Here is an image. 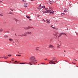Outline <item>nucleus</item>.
Listing matches in <instances>:
<instances>
[{
    "mask_svg": "<svg viewBox=\"0 0 78 78\" xmlns=\"http://www.w3.org/2000/svg\"><path fill=\"white\" fill-rule=\"evenodd\" d=\"M30 60L31 63H34V62H35L36 61V59L35 58V57L34 56H31L30 58Z\"/></svg>",
    "mask_w": 78,
    "mask_h": 78,
    "instance_id": "nucleus-1",
    "label": "nucleus"
},
{
    "mask_svg": "<svg viewBox=\"0 0 78 78\" xmlns=\"http://www.w3.org/2000/svg\"><path fill=\"white\" fill-rule=\"evenodd\" d=\"M40 47H37L36 48L35 50H36L37 51H38V52H41V50H39V48Z\"/></svg>",
    "mask_w": 78,
    "mask_h": 78,
    "instance_id": "nucleus-2",
    "label": "nucleus"
},
{
    "mask_svg": "<svg viewBox=\"0 0 78 78\" xmlns=\"http://www.w3.org/2000/svg\"><path fill=\"white\" fill-rule=\"evenodd\" d=\"M49 48H54V46L51 44H50L49 46Z\"/></svg>",
    "mask_w": 78,
    "mask_h": 78,
    "instance_id": "nucleus-3",
    "label": "nucleus"
},
{
    "mask_svg": "<svg viewBox=\"0 0 78 78\" xmlns=\"http://www.w3.org/2000/svg\"><path fill=\"white\" fill-rule=\"evenodd\" d=\"M51 11H53V10L51 9V10H46V11H45L46 13H48V12H51Z\"/></svg>",
    "mask_w": 78,
    "mask_h": 78,
    "instance_id": "nucleus-4",
    "label": "nucleus"
},
{
    "mask_svg": "<svg viewBox=\"0 0 78 78\" xmlns=\"http://www.w3.org/2000/svg\"><path fill=\"white\" fill-rule=\"evenodd\" d=\"M9 41L10 42H13V39L10 38L9 39Z\"/></svg>",
    "mask_w": 78,
    "mask_h": 78,
    "instance_id": "nucleus-5",
    "label": "nucleus"
},
{
    "mask_svg": "<svg viewBox=\"0 0 78 78\" xmlns=\"http://www.w3.org/2000/svg\"><path fill=\"white\" fill-rule=\"evenodd\" d=\"M46 20L48 23V24H50V20Z\"/></svg>",
    "mask_w": 78,
    "mask_h": 78,
    "instance_id": "nucleus-6",
    "label": "nucleus"
},
{
    "mask_svg": "<svg viewBox=\"0 0 78 78\" xmlns=\"http://www.w3.org/2000/svg\"><path fill=\"white\" fill-rule=\"evenodd\" d=\"M27 6H28V4H27L26 3H25L24 4V7H27Z\"/></svg>",
    "mask_w": 78,
    "mask_h": 78,
    "instance_id": "nucleus-7",
    "label": "nucleus"
},
{
    "mask_svg": "<svg viewBox=\"0 0 78 78\" xmlns=\"http://www.w3.org/2000/svg\"><path fill=\"white\" fill-rule=\"evenodd\" d=\"M58 34V33H56L55 34H53V35L57 37V36H56V34Z\"/></svg>",
    "mask_w": 78,
    "mask_h": 78,
    "instance_id": "nucleus-8",
    "label": "nucleus"
},
{
    "mask_svg": "<svg viewBox=\"0 0 78 78\" xmlns=\"http://www.w3.org/2000/svg\"><path fill=\"white\" fill-rule=\"evenodd\" d=\"M52 28H53V29H55V30H58V28L57 27H52Z\"/></svg>",
    "mask_w": 78,
    "mask_h": 78,
    "instance_id": "nucleus-9",
    "label": "nucleus"
},
{
    "mask_svg": "<svg viewBox=\"0 0 78 78\" xmlns=\"http://www.w3.org/2000/svg\"><path fill=\"white\" fill-rule=\"evenodd\" d=\"M62 33H60V34H59V36L58 37H59L61 36V35H62Z\"/></svg>",
    "mask_w": 78,
    "mask_h": 78,
    "instance_id": "nucleus-10",
    "label": "nucleus"
},
{
    "mask_svg": "<svg viewBox=\"0 0 78 78\" xmlns=\"http://www.w3.org/2000/svg\"><path fill=\"white\" fill-rule=\"evenodd\" d=\"M27 34H31V32H27Z\"/></svg>",
    "mask_w": 78,
    "mask_h": 78,
    "instance_id": "nucleus-11",
    "label": "nucleus"
},
{
    "mask_svg": "<svg viewBox=\"0 0 78 78\" xmlns=\"http://www.w3.org/2000/svg\"><path fill=\"white\" fill-rule=\"evenodd\" d=\"M3 31V29L2 28L0 29V32H2Z\"/></svg>",
    "mask_w": 78,
    "mask_h": 78,
    "instance_id": "nucleus-12",
    "label": "nucleus"
},
{
    "mask_svg": "<svg viewBox=\"0 0 78 78\" xmlns=\"http://www.w3.org/2000/svg\"><path fill=\"white\" fill-rule=\"evenodd\" d=\"M2 58H4V59H7V58H8V57H2Z\"/></svg>",
    "mask_w": 78,
    "mask_h": 78,
    "instance_id": "nucleus-13",
    "label": "nucleus"
},
{
    "mask_svg": "<svg viewBox=\"0 0 78 78\" xmlns=\"http://www.w3.org/2000/svg\"><path fill=\"white\" fill-rule=\"evenodd\" d=\"M52 61V62H51L52 63H53V64H55V63H54V62H56V61H53L52 60L51 61Z\"/></svg>",
    "mask_w": 78,
    "mask_h": 78,
    "instance_id": "nucleus-14",
    "label": "nucleus"
},
{
    "mask_svg": "<svg viewBox=\"0 0 78 78\" xmlns=\"http://www.w3.org/2000/svg\"><path fill=\"white\" fill-rule=\"evenodd\" d=\"M63 11L64 12H67L68 11L67 10V9H66V10H64Z\"/></svg>",
    "mask_w": 78,
    "mask_h": 78,
    "instance_id": "nucleus-15",
    "label": "nucleus"
},
{
    "mask_svg": "<svg viewBox=\"0 0 78 78\" xmlns=\"http://www.w3.org/2000/svg\"><path fill=\"white\" fill-rule=\"evenodd\" d=\"M26 17H27V18L28 19H30V17L29 16H26Z\"/></svg>",
    "mask_w": 78,
    "mask_h": 78,
    "instance_id": "nucleus-16",
    "label": "nucleus"
},
{
    "mask_svg": "<svg viewBox=\"0 0 78 78\" xmlns=\"http://www.w3.org/2000/svg\"><path fill=\"white\" fill-rule=\"evenodd\" d=\"M61 15L62 16H63V15H65V13H61Z\"/></svg>",
    "mask_w": 78,
    "mask_h": 78,
    "instance_id": "nucleus-17",
    "label": "nucleus"
},
{
    "mask_svg": "<svg viewBox=\"0 0 78 78\" xmlns=\"http://www.w3.org/2000/svg\"><path fill=\"white\" fill-rule=\"evenodd\" d=\"M3 13H2L1 14H0V16H3Z\"/></svg>",
    "mask_w": 78,
    "mask_h": 78,
    "instance_id": "nucleus-18",
    "label": "nucleus"
},
{
    "mask_svg": "<svg viewBox=\"0 0 78 78\" xmlns=\"http://www.w3.org/2000/svg\"><path fill=\"white\" fill-rule=\"evenodd\" d=\"M37 9H41V8H40L39 7H38L37 8Z\"/></svg>",
    "mask_w": 78,
    "mask_h": 78,
    "instance_id": "nucleus-19",
    "label": "nucleus"
},
{
    "mask_svg": "<svg viewBox=\"0 0 78 78\" xmlns=\"http://www.w3.org/2000/svg\"><path fill=\"white\" fill-rule=\"evenodd\" d=\"M58 48H61V47L59 46H57V49H58Z\"/></svg>",
    "mask_w": 78,
    "mask_h": 78,
    "instance_id": "nucleus-20",
    "label": "nucleus"
},
{
    "mask_svg": "<svg viewBox=\"0 0 78 78\" xmlns=\"http://www.w3.org/2000/svg\"><path fill=\"white\" fill-rule=\"evenodd\" d=\"M16 56H21V55H16Z\"/></svg>",
    "mask_w": 78,
    "mask_h": 78,
    "instance_id": "nucleus-21",
    "label": "nucleus"
},
{
    "mask_svg": "<svg viewBox=\"0 0 78 78\" xmlns=\"http://www.w3.org/2000/svg\"><path fill=\"white\" fill-rule=\"evenodd\" d=\"M42 22H45V21L44 19L42 20Z\"/></svg>",
    "mask_w": 78,
    "mask_h": 78,
    "instance_id": "nucleus-22",
    "label": "nucleus"
},
{
    "mask_svg": "<svg viewBox=\"0 0 78 78\" xmlns=\"http://www.w3.org/2000/svg\"><path fill=\"white\" fill-rule=\"evenodd\" d=\"M41 8H45V6L43 5V6H42Z\"/></svg>",
    "mask_w": 78,
    "mask_h": 78,
    "instance_id": "nucleus-23",
    "label": "nucleus"
},
{
    "mask_svg": "<svg viewBox=\"0 0 78 78\" xmlns=\"http://www.w3.org/2000/svg\"><path fill=\"white\" fill-rule=\"evenodd\" d=\"M23 36H27V34H23Z\"/></svg>",
    "mask_w": 78,
    "mask_h": 78,
    "instance_id": "nucleus-24",
    "label": "nucleus"
},
{
    "mask_svg": "<svg viewBox=\"0 0 78 78\" xmlns=\"http://www.w3.org/2000/svg\"><path fill=\"white\" fill-rule=\"evenodd\" d=\"M4 37H5V38H7V37H8V36H6V35Z\"/></svg>",
    "mask_w": 78,
    "mask_h": 78,
    "instance_id": "nucleus-25",
    "label": "nucleus"
},
{
    "mask_svg": "<svg viewBox=\"0 0 78 78\" xmlns=\"http://www.w3.org/2000/svg\"><path fill=\"white\" fill-rule=\"evenodd\" d=\"M51 27H52V28H53V27H53V25H51Z\"/></svg>",
    "mask_w": 78,
    "mask_h": 78,
    "instance_id": "nucleus-26",
    "label": "nucleus"
},
{
    "mask_svg": "<svg viewBox=\"0 0 78 78\" xmlns=\"http://www.w3.org/2000/svg\"><path fill=\"white\" fill-rule=\"evenodd\" d=\"M77 61V60H76V59H74L73 61H74V62L76 61Z\"/></svg>",
    "mask_w": 78,
    "mask_h": 78,
    "instance_id": "nucleus-27",
    "label": "nucleus"
},
{
    "mask_svg": "<svg viewBox=\"0 0 78 78\" xmlns=\"http://www.w3.org/2000/svg\"><path fill=\"white\" fill-rule=\"evenodd\" d=\"M20 64H25V63H20Z\"/></svg>",
    "mask_w": 78,
    "mask_h": 78,
    "instance_id": "nucleus-28",
    "label": "nucleus"
},
{
    "mask_svg": "<svg viewBox=\"0 0 78 78\" xmlns=\"http://www.w3.org/2000/svg\"><path fill=\"white\" fill-rule=\"evenodd\" d=\"M31 63V62H29V63L28 64H30V65H33V64H31V63Z\"/></svg>",
    "mask_w": 78,
    "mask_h": 78,
    "instance_id": "nucleus-29",
    "label": "nucleus"
},
{
    "mask_svg": "<svg viewBox=\"0 0 78 78\" xmlns=\"http://www.w3.org/2000/svg\"><path fill=\"white\" fill-rule=\"evenodd\" d=\"M10 9L11 10V11H14V10L12 9Z\"/></svg>",
    "mask_w": 78,
    "mask_h": 78,
    "instance_id": "nucleus-30",
    "label": "nucleus"
},
{
    "mask_svg": "<svg viewBox=\"0 0 78 78\" xmlns=\"http://www.w3.org/2000/svg\"><path fill=\"white\" fill-rule=\"evenodd\" d=\"M50 13H51L52 14H54L55 13V12H50Z\"/></svg>",
    "mask_w": 78,
    "mask_h": 78,
    "instance_id": "nucleus-31",
    "label": "nucleus"
},
{
    "mask_svg": "<svg viewBox=\"0 0 78 78\" xmlns=\"http://www.w3.org/2000/svg\"><path fill=\"white\" fill-rule=\"evenodd\" d=\"M15 20L16 21V22H17V21H18V20L16 19H15Z\"/></svg>",
    "mask_w": 78,
    "mask_h": 78,
    "instance_id": "nucleus-32",
    "label": "nucleus"
},
{
    "mask_svg": "<svg viewBox=\"0 0 78 78\" xmlns=\"http://www.w3.org/2000/svg\"><path fill=\"white\" fill-rule=\"evenodd\" d=\"M43 13H46V12H45L44 11H43Z\"/></svg>",
    "mask_w": 78,
    "mask_h": 78,
    "instance_id": "nucleus-33",
    "label": "nucleus"
},
{
    "mask_svg": "<svg viewBox=\"0 0 78 78\" xmlns=\"http://www.w3.org/2000/svg\"><path fill=\"white\" fill-rule=\"evenodd\" d=\"M57 45L58 46V45H59V46H61V44H57Z\"/></svg>",
    "mask_w": 78,
    "mask_h": 78,
    "instance_id": "nucleus-34",
    "label": "nucleus"
},
{
    "mask_svg": "<svg viewBox=\"0 0 78 78\" xmlns=\"http://www.w3.org/2000/svg\"><path fill=\"white\" fill-rule=\"evenodd\" d=\"M39 7L41 8V4H40L39 5Z\"/></svg>",
    "mask_w": 78,
    "mask_h": 78,
    "instance_id": "nucleus-35",
    "label": "nucleus"
},
{
    "mask_svg": "<svg viewBox=\"0 0 78 78\" xmlns=\"http://www.w3.org/2000/svg\"><path fill=\"white\" fill-rule=\"evenodd\" d=\"M55 59H56V58H54L53 59V60H54V61H55Z\"/></svg>",
    "mask_w": 78,
    "mask_h": 78,
    "instance_id": "nucleus-36",
    "label": "nucleus"
},
{
    "mask_svg": "<svg viewBox=\"0 0 78 78\" xmlns=\"http://www.w3.org/2000/svg\"><path fill=\"white\" fill-rule=\"evenodd\" d=\"M30 27H27V29H30Z\"/></svg>",
    "mask_w": 78,
    "mask_h": 78,
    "instance_id": "nucleus-37",
    "label": "nucleus"
},
{
    "mask_svg": "<svg viewBox=\"0 0 78 78\" xmlns=\"http://www.w3.org/2000/svg\"><path fill=\"white\" fill-rule=\"evenodd\" d=\"M50 2H51V3H54V2L53 1H50Z\"/></svg>",
    "mask_w": 78,
    "mask_h": 78,
    "instance_id": "nucleus-38",
    "label": "nucleus"
},
{
    "mask_svg": "<svg viewBox=\"0 0 78 78\" xmlns=\"http://www.w3.org/2000/svg\"><path fill=\"white\" fill-rule=\"evenodd\" d=\"M8 56H11V55H8Z\"/></svg>",
    "mask_w": 78,
    "mask_h": 78,
    "instance_id": "nucleus-39",
    "label": "nucleus"
},
{
    "mask_svg": "<svg viewBox=\"0 0 78 78\" xmlns=\"http://www.w3.org/2000/svg\"><path fill=\"white\" fill-rule=\"evenodd\" d=\"M12 61H14V58H12Z\"/></svg>",
    "mask_w": 78,
    "mask_h": 78,
    "instance_id": "nucleus-40",
    "label": "nucleus"
},
{
    "mask_svg": "<svg viewBox=\"0 0 78 78\" xmlns=\"http://www.w3.org/2000/svg\"><path fill=\"white\" fill-rule=\"evenodd\" d=\"M0 3H3V2H2L0 0Z\"/></svg>",
    "mask_w": 78,
    "mask_h": 78,
    "instance_id": "nucleus-41",
    "label": "nucleus"
},
{
    "mask_svg": "<svg viewBox=\"0 0 78 78\" xmlns=\"http://www.w3.org/2000/svg\"><path fill=\"white\" fill-rule=\"evenodd\" d=\"M23 1L25 3V2H26V1H24V0H23Z\"/></svg>",
    "mask_w": 78,
    "mask_h": 78,
    "instance_id": "nucleus-42",
    "label": "nucleus"
},
{
    "mask_svg": "<svg viewBox=\"0 0 78 78\" xmlns=\"http://www.w3.org/2000/svg\"><path fill=\"white\" fill-rule=\"evenodd\" d=\"M39 16H40V15H38L37 16V17H39Z\"/></svg>",
    "mask_w": 78,
    "mask_h": 78,
    "instance_id": "nucleus-43",
    "label": "nucleus"
},
{
    "mask_svg": "<svg viewBox=\"0 0 78 78\" xmlns=\"http://www.w3.org/2000/svg\"><path fill=\"white\" fill-rule=\"evenodd\" d=\"M10 14H13L11 12L10 13Z\"/></svg>",
    "mask_w": 78,
    "mask_h": 78,
    "instance_id": "nucleus-44",
    "label": "nucleus"
},
{
    "mask_svg": "<svg viewBox=\"0 0 78 78\" xmlns=\"http://www.w3.org/2000/svg\"><path fill=\"white\" fill-rule=\"evenodd\" d=\"M72 63L73 64H76L75 63H73V62H72Z\"/></svg>",
    "mask_w": 78,
    "mask_h": 78,
    "instance_id": "nucleus-45",
    "label": "nucleus"
},
{
    "mask_svg": "<svg viewBox=\"0 0 78 78\" xmlns=\"http://www.w3.org/2000/svg\"><path fill=\"white\" fill-rule=\"evenodd\" d=\"M49 61L50 62H52V61Z\"/></svg>",
    "mask_w": 78,
    "mask_h": 78,
    "instance_id": "nucleus-46",
    "label": "nucleus"
},
{
    "mask_svg": "<svg viewBox=\"0 0 78 78\" xmlns=\"http://www.w3.org/2000/svg\"><path fill=\"white\" fill-rule=\"evenodd\" d=\"M63 34H65V33H62Z\"/></svg>",
    "mask_w": 78,
    "mask_h": 78,
    "instance_id": "nucleus-47",
    "label": "nucleus"
},
{
    "mask_svg": "<svg viewBox=\"0 0 78 78\" xmlns=\"http://www.w3.org/2000/svg\"><path fill=\"white\" fill-rule=\"evenodd\" d=\"M56 36H58V34H56Z\"/></svg>",
    "mask_w": 78,
    "mask_h": 78,
    "instance_id": "nucleus-48",
    "label": "nucleus"
},
{
    "mask_svg": "<svg viewBox=\"0 0 78 78\" xmlns=\"http://www.w3.org/2000/svg\"><path fill=\"white\" fill-rule=\"evenodd\" d=\"M29 20H30V21H31V19H30Z\"/></svg>",
    "mask_w": 78,
    "mask_h": 78,
    "instance_id": "nucleus-49",
    "label": "nucleus"
},
{
    "mask_svg": "<svg viewBox=\"0 0 78 78\" xmlns=\"http://www.w3.org/2000/svg\"><path fill=\"white\" fill-rule=\"evenodd\" d=\"M15 62H17V61H15Z\"/></svg>",
    "mask_w": 78,
    "mask_h": 78,
    "instance_id": "nucleus-50",
    "label": "nucleus"
},
{
    "mask_svg": "<svg viewBox=\"0 0 78 78\" xmlns=\"http://www.w3.org/2000/svg\"><path fill=\"white\" fill-rule=\"evenodd\" d=\"M3 58V57H0V58Z\"/></svg>",
    "mask_w": 78,
    "mask_h": 78,
    "instance_id": "nucleus-51",
    "label": "nucleus"
},
{
    "mask_svg": "<svg viewBox=\"0 0 78 78\" xmlns=\"http://www.w3.org/2000/svg\"><path fill=\"white\" fill-rule=\"evenodd\" d=\"M47 58H46L45 59H44V60H47Z\"/></svg>",
    "mask_w": 78,
    "mask_h": 78,
    "instance_id": "nucleus-52",
    "label": "nucleus"
},
{
    "mask_svg": "<svg viewBox=\"0 0 78 78\" xmlns=\"http://www.w3.org/2000/svg\"><path fill=\"white\" fill-rule=\"evenodd\" d=\"M31 1H34V0H31Z\"/></svg>",
    "mask_w": 78,
    "mask_h": 78,
    "instance_id": "nucleus-53",
    "label": "nucleus"
},
{
    "mask_svg": "<svg viewBox=\"0 0 78 78\" xmlns=\"http://www.w3.org/2000/svg\"><path fill=\"white\" fill-rule=\"evenodd\" d=\"M64 51L65 52H66V51Z\"/></svg>",
    "mask_w": 78,
    "mask_h": 78,
    "instance_id": "nucleus-54",
    "label": "nucleus"
},
{
    "mask_svg": "<svg viewBox=\"0 0 78 78\" xmlns=\"http://www.w3.org/2000/svg\"><path fill=\"white\" fill-rule=\"evenodd\" d=\"M47 9H45L47 10Z\"/></svg>",
    "mask_w": 78,
    "mask_h": 78,
    "instance_id": "nucleus-55",
    "label": "nucleus"
},
{
    "mask_svg": "<svg viewBox=\"0 0 78 78\" xmlns=\"http://www.w3.org/2000/svg\"><path fill=\"white\" fill-rule=\"evenodd\" d=\"M50 9H51V8H50Z\"/></svg>",
    "mask_w": 78,
    "mask_h": 78,
    "instance_id": "nucleus-56",
    "label": "nucleus"
},
{
    "mask_svg": "<svg viewBox=\"0 0 78 78\" xmlns=\"http://www.w3.org/2000/svg\"><path fill=\"white\" fill-rule=\"evenodd\" d=\"M49 63H50V64H51V62H49Z\"/></svg>",
    "mask_w": 78,
    "mask_h": 78,
    "instance_id": "nucleus-57",
    "label": "nucleus"
},
{
    "mask_svg": "<svg viewBox=\"0 0 78 78\" xmlns=\"http://www.w3.org/2000/svg\"><path fill=\"white\" fill-rule=\"evenodd\" d=\"M76 34H77V33H76Z\"/></svg>",
    "mask_w": 78,
    "mask_h": 78,
    "instance_id": "nucleus-58",
    "label": "nucleus"
},
{
    "mask_svg": "<svg viewBox=\"0 0 78 78\" xmlns=\"http://www.w3.org/2000/svg\"><path fill=\"white\" fill-rule=\"evenodd\" d=\"M41 64H43L42 63H41Z\"/></svg>",
    "mask_w": 78,
    "mask_h": 78,
    "instance_id": "nucleus-59",
    "label": "nucleus"
},
{
    "mask_svg": "<svg viewBox=\"0 0 78 78\" xmlns=\"http://www.w3.org/2000/svg\"><path fill=\"white\" fill-rule=\"evenodd\" d=\"M65 35H66V36H67V35H66V34H65Z\"/></svg>",
    "mask_w": 78,
    "mask_h": 78,
    "instance_id": "nucleus-60",
    "label": "nucleus"
},
{
    "mask_svg": "<svg viewBox=\"0 0 78 78\" xmlns=\"http://www.w3.org/2000/svg\"><path fill=\"white\" fill-rule=\"evenodd\" d=\"M69 6H71V5H69Z\"/></svg>",
    "mask_w": 78,
    "mask_h": 78,
    "instance_id": "nucleus-61",
    "label": "nucleus"
},
{
    "mask_svg": "<svg viewBox=\"0 0 78 78\" xmlns=\"http://www.w3.org/2000/svg\"><path fill=\"white\" fill-rule=\"evenodd\" d=\"M5 62H6V61H5Z\"/></svg>",
    "mask_w": 78,
    "mask_h": 78,
    "instance_id": "nucleus-62",
    "label": "nucleus"
},
{
    "mask_svg": "<svg viewBox=\"0 0 78 78\" xmlns=\"http://www.w3.org/2000/svg\"><path fill=\"white\" fill-rule=\"evenodd\" d=\"M77 67H78V66H77Z\"/></svg>",
    "mask_w": 78,
    "mask_h": 78,
    "instance_id": "nucleus-63",
    "label": "nucleus"
},
{
    "mask_svg": "<svg viewBox=\"0 0 78 78\" xmlns=\"http://www.w3.org/2000/svg\"><path fill=\"white\" fill-rule=\"evenodd\" d=\"M77 34V35H78V34Z\"/></svg>",
    "mask_w": 78,
    "mask_h": 78,
    "instance_id": "nucleus-64",
    "label": "nucleus"
}]
</instances>
